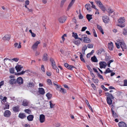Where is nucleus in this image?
I'll return each mask as SVG.
<instances>
[{"label": "nucleus", "instance_id": "f257e3e1", "mask_svg": "<svg viewBox=\"0 0 127 127\" xmlns=\"http://www.w3.org/2000/svg\"><path fill=\"white\" fill-rule=\"evenodd\" d=\"M113 60H111L109 61L107 63V64L104 61H100L99 62V67L101 69L104 68H105L106 66L108 65V66L110 67V64L114 62Z\"/></svg>", "mask_w": 127, "mask_h": 127}, {"label": "nucleus", "instance_id": "680f3d73", "mask_svg": "<svg viewBox=\"0 0 127 127\" xmlns=\"http://www.w3.org/2000/svg\"><path fill=\"white\" fill-rule=\"evenodd\" d=\"M88 47L89 48H93V46L92 44H88L87 45Z\"/></svg>", "mask_w": 127, "mask_h": 127}, {"label": "nucleus", "instance_id": "79ce46f5", "mask_svg": "<svg viewBox=\"0 0 127 127\" xmlns=\"http://www.w3.org/2000/svg\"><path fill=\"white\" fill-rule=\"evenodd\" d=\"M47 82L48 85H52V81L50 79H48L47 80Z\"/></svg>", "mask_w": 127, "mask_h": 127}, {"label": "nucleus", "instance_id": "ea45409f", "mask_svg": "<svg viewBox=\"0 0 127 127\" xmlns=\"http://www.w3.org/2000/svg\"><path fill=\"white\" fill-rule=\"evenodd\" d=\"M7 99V98L6 97H4L3 99L1 100L2 103L3 104L6 101Z\"/></svg>", "mask_w": 127, "mask_h": 127}, {"label": "nucleus", "instance_id": "9d476101", "mask_svg": "<svg viewBox=\"0 0 127 127\" xmlns=\"http://www.w3.org/2000/svg\"><path fill=\"white\" fill-rule=\"evenodd\" d=\"M10 38V34H6L3 37L2 39L4 41H8Z\"/></svg>", "mask_w": 127, "mask_h": 127}, {"label": "nucleus", "instance_id": "338daca9", "mask_svg": "<svg viewBox=\"0 0 127 127\" xmlns=\"http://www.w3.org/2000/svg\"><path fill=\"white\" fill-rule=\"evenodd\" d=\"M66 0H62L61 3V6H63Z\"/></svg>", "mask_w": 127, "mask_h": 127}, {"label": "nucleus", "instance_id": "49530a36", "mask_svg": "<svg viewBox=\"0 0 127 127\" xmlns=\"http://www.w3.org/2000/svg\"><path fill=\"white\" fill-rule=\"evenodd\" d=\"M79 35L81 36V38L82 39H84L86 37H87V35L86 34H79Z\"/></svg>", "mask_w": 127, "mask_h": 127}, {"label": "nucleus", "instance_id": "2eb2a0df", "mask_svg": "<svg viewBox=\"0 0 127 127\" xmlns=\"http://www.w3.org/2000/svg\"><path fill=\"white\" fill-rule=\"evenodd\" d=\"M48 55L47 53H45L43 55L42 60L43 61H47L48 60Z\"/></svg>", "mask_w": 127, "mask_h": 127}, {"label": "nucleus", "instance_id": "423d86ee", "mask_svg": "<svg viewBox=\"0 0 127 127\" xmlns=\"http://www.w3.org/2000/svg\"><path fill=\"white\" fill-rule=\"evenodd\" d=\"M66 17L64 16L61 17L58 19L59 22L62 23H63L66 20Z\"/></svg>", "mask_w": 127, "mask_h": 127}, {"label": "nucleus", "instance_id": "6e6552de", "mask_svg": "<svg viewBox=\"0 0 127 127\" xmlns=\"http://www.w3.org/2000/svg\"><path fill=\"white\" fill-rule=\"evenodd\" d=\"M11 114V112L10 111L7 110L5 111L4 113V116L5 117H9L10 116Z\"/></svg>", "mask_w": 127, "mask_h": 127}, {"label": "nucleus", "instance_id": "2f4dec72", "mask_svg": "<svg viewBox=\"0 0 127 127\" xmlns=\"http://www.w3.org/2000/svg\"><path fill=\"white\" fill-rule=\"evenodd\" d=\"M74 2L72 1H71L69 3V4L67 8V10H69V9L73 5V4L74 3Z\"/></svg>", "mask_w": 127, "mask_h": 127}, {"label": "nucleus", "instance_id": "6ab92c4d", "mask_svg": "<svg viewBox=\"0 0 127 127\" xmlns=\"http://www.w3.org/2000/svg\"><path fill=\"white\" fill-rule=\"evenodd\" d=\"M90 4L89 3L86 4L85 5V8L89 11H90L91 10V9L90 7Z\"/></svg>", "mask_w": 127, "mask_h": 127}, {"label": "nucleus", "instance_id": "69168bd1", "mask_svg": "<svg viewBox=\"0 0 127 127\" xmlns=\"http://www.w3.org/2000/svg\"><path fill=\"white\" fill-rule=\"evenodd\" d=\"M50 61L51 63L55 62L54 59L52 58H50Z\"/></svg>", "mask_w": 127, "mask_h": 127}, {"label": "nucleus", "instance_id": "c756f323", "mask_svg": "<svg viewBox=\"0 0 127 127\" xmlns=\"http://www.w3.org/2000/svg\"><path fill=\"white\" fill-rule=\"evenodd\" d=\"M46 96L47 97L48 99H50L52 97V95L50 93H48L46 94Z\"/></svg>", "mask_w": 127, "mask_h": 127}, {"label": "nucleus", "instance_id": "bf43d9fd", "mask_svg": "<svg viewBox=\"0 0 127 127\" xmlns=\"http://www.w3.org/2000/svg\"><path fill=\"white\" fill-rule=\"evenodd\" d=\"M118 43L116 42L115 43V44L117 48L118 49H119L120 47V45L119 44V43L118 42Z\"/></svg>", "mask_w": 127, "mask_h": 127}, {"label": "nucleus", "instance_id": "a18cd8bd", "mask_svg": "<svg viewBox=\"0 0 127 127\" xmlns=\"http://www.w3.org/2000/svg\"><path fill=\"white\" fill-rule=\"evenodd\" d=\"M79 18L80 19H82L83 18V16L81 15V10L79 9Z\"/></svg>", "mask_w": 127, "mask_h": 127}, {"label": "nucleus", "instance_id": "f704fd0d", "mask_svg": "<svg viewBox=\"0 0 127 127\" xmlns=\"http://www.w3.org/2000/svg\"><path fill=\"white\" fill-rule=\"evenodd\" d=\"M123 34L124 35H127V29L124 28L123 31Z\"/></svg>", "mask_w": 127, "mask_h": 127}, {"label": "nucleus", "instance_id": "e2e57ef3", "mask_svg": "<svg viewBox=\"0 0 127 127\" xmlns=\"http://www.w3.org/2000/svg\"><path fill=\"white\" fill-rule=\"evenodd\" d=\"M12 60H13L15 62H17L19 60V59L18 58H14L11 59Z\"/></svg>", "mask_w": 127, "mask_h": 127}, {"label": "nucleus", "instance_id": "393cba45", "mask_svg": "<svg viewBox=\"0 0 127 127\" xmlns=\"http://www.w3.org/2000/svg\"><path fill=\"white\" fill-rule=\"evenodd\" d=\"M97 28L100 31L102 34H104L103 31L101 26L98 25H97Z\"/></svg>", "mask_w": 127, "mask_h": 127}, {"label": "nucleus", "instance_id": "4be33fe9", "mask_svg": "<svg viewBox=\"0 0 127 127\" xmlns=\"http://www.w3.org/2000/svg\"><path fill=\"white\" fill-rule=\"evenodd\" d=\"M34 118V116L33 115H30L28 116L27 117L28 120L29 121H32Z\"/></svg>", "mask_w": 127, "mask_h": 127}, {"label": "nucleus", "instance_id": "09e8293b", "mask_svg": "<svg viewBox=\"0 0 127 127\" xmlns=\"http://www.w3.org/2000/svg\"><path fill=\"white\" fill-rule=\"evenodd\" d=\"M34 86V84L32 82H30L28 84L29 87H32Z\"/></svg>", "mask_w": 127, "mask_h": 127}, {"label": "nucleus", "instance_id": "0e129e2a", "mask_svg": "<svg viewBox=\"0 0 127 127\" xmlns=\"http://www.w3.org/2000/svg\"><path fill=\"white\" fill-rule=\"evenodd\" d=\"M113 11H114L113 10H112L110 8H109L108 10V12L109 13H112L113 12Z\"/></svg>", "mask_w": 127, "mask_h": 127}, {"label": "nucleus", "instance_id": "864d4df0", "mask_svg": "<svg viewBox=\"0 0 127 127\" xmlns=\"http://www.w3.org/2000/svg\"><path fill=\"white\" fill-rule=\"evenodd\" d=\"M92 31L94 33V36L95 37H97V35L96 33V32L95 30L94 29H93L92 30Z\"/></svg>", "mask_w": 127, "mask_h": 127}, {"label": "nucleus", "instance_id": "6e6d98bb", "mask_svg": "<svg viewBox=\"0 0 127 127\" xmlns=\"http://www.w3.org/2000/svg\"><path fill=\"white\" fill-rule=\"evenodd\" d=\"M9 71L11 73H14V68H11L10 69Z\"/></svg>", "mask_w": 127, "mask_h": 127}, {"label": "nucleus", "instance_id": "f8f14e48", "mask_svg": "<svg viewBox=\"0 0 127 127\" xmlns=\"http://www.w3.org/2000/svg\"><path fill=\"white\" fill-rule=\"evenodd\" d=\"M9 83L11 85L16 84L17 83L16 79L15 78H12L9 81Z\"/></svg>", "mask_w": 127, "mask_h": 127}, {"label": "nucleus", "instance_id": "f03ea898", "mask_svg": "<svg viewBox=\"0 0 127 127\" xmlns=\"http://www.w3.org/2000/svg\"><path fill=\"white\" fill-rule=\"evenodd\" d=\"M105 95L107 96L106 101L107 104L109 105H110L112 104V99H114V97L112 95L109 93L108 92L106 93H105Z\"/></svg>", "mask_w": 127, "mask_h": 127}, {"label": "nucleus", "instance_id": "de8ad7c7", "mask_svg": "<svg viewBox=\"0 0 127 127\" xmlns=\"http://www.w3.org/2000/svg\"><path fill=\"white\" fill-rule=\"evenodd\" d=\"M92 80V81L94 82L95 83H98V82L99 80L98 79H95L94 78H93Z\"/></svg>", "mask_w": 127, "mask_h": 127}, {"label": "nucleus", "instance_id": "3c124183", "mask_svg": "<svg viewBox=\"0 0 127 127\" xmlns=\"http://www.w3.org/2000/svg\"><path fill=\"white\" fill-rule=\"evenodd\" d=\"M9 105L8 104H6L5 105V107L3 108L4 110H5L6 109H9Z\"/></svg>", "mask_w": 127, "mask_h": 127}, {"label": "nucleus", "instance_id": "e433bc0d", "mask_svg": "<svg viewBox=\"0 0 127 127\" xmlns=\"http://www.w3.org/2000/svg\"><path fill=\"white\" fill-rule=\"evenodd\" d=\"M73 68H75L74 66L72 65H69L67 68L69 70H73Z\"/></svg>", "mask_w": 127, "mask_h": 127}, {"label": "nucleus", "instance_id": "1a4fd4ad", "mask_svg": "<svg viewBox=\"0 0 127 127\" xmlns=\"http://www.w3.org/2000/svg\"><path fill=\"white\" fill-rule=\"evenodd\" d=\"M17 83L20 85H21L23 83V80L22 78L19 77H18L16 80Z\"/></svg>", "mask_w": 127, "mask_h": 127}, {"label": "nucleus", "instance_id": "774afa93", "mask_svg": "<svg viewBox=\"0 0 127 127\" xmlns=\"http://www.w3.org/2000/svg\"><path fill=\"white\" fill-rule=\"evenodd\" d=\"M87 49V46L86 45H85L83 47H82V49L85 51Z\"/></svg>", "mask_w": 127, "mask_h": 127}, {"label": "nucleus", "instance_id": "603ef678", "mask_svg": "<svg viewBox=\"0 0 127 127\" xmlns=\"http://www.w3.org/2000/svg\"><path fill=\"white\" fill-rule=\"evenodd\" d=\"M51 64L52 66V67L53 68H56V63L55 62H54L53 63H52Z\"/></svg>", "mask_w": 127, "mask_h": 127}, {"label": "nucleus", "instance_id": "a878e982", "mask_svg": "<svg viewBox=\"0 0 127 127\" xmlns=\"http://www.w3.org/2000/svg\"><path fill=\"white\" fill-rule=\"evenodd\" d=\"M92 15L89 14H87L86 15V17L89 21H90L92 19Z\"/></svg>", "mask_w": 127, "mask_h": 127}, {"label": "nucleus", "instance_id": "0eeeda50", "mask_svg": "<svg viewBox=\"0 0 127 127\" xmlns=\"http://www.w3.org/2000/svg\"><path fill=\"white\" fill-rule=\"evenodd\" d=\"M45 120V117L44 115L43 114H41L39 116V121L40 123H42L44 122Z\"/></svg>", "mask_w": 127, "mask_h": 127}, {"label": "nucleus", "instance_id": "4c0bfd02", "mask_svg": "<svg viewBox=\"0 0 127 127\" xmlns=\"http://www.w3.org/2000/svg\"><path fill=\"white\" fill-rule=\"evenodd\" d=\"M28 103L26 101L24 100L22 103V105L24 106H27L28 105Z\"/></svg>", "mask_w": 127, "mask_h": 127}, {"label": "nucleus", "instance_id": "13d9d810", "mask_svg": "<svg viewBox=\"0 0 127 127\" xmlns=\"http://www.w3.org/2000/svg\"><path fill=\"white\" fill-rule=\"evenodd\" d=\"M124 84L123 86H127V80L126 79L124 80Z\"/></svg>", "mask_w": 127, "mask_h": 127}, {"label": "nucleus", "instance_id": "5701e85b", "mask_svg": "<svg viewBox=\"0 0 127 127\" xmlns=\"http://www.w3.org/2000/svg\"><path fill=\"white\" fill-rule=\"evenodd\" d=\"M21 43L20 42H19V44L18 43H15L14 44V47L16 48L17 47L18 49L20 48L21 47Z\"/></svg>", "mask_w": 127, "mask_h": 127}, {"label": "nucleus", "instance_id": "bb28decb", "mask_svg": "<svg viewBox=\"0 0 127 127\" xmlns=\"http://www.w3.org/2000/svg\"><path fill=\"white\" fill-rule=\"evenodd\" d=\"M95 1L99 7L103 5L100 0H95Z\"/></svg>", "mask_w": 127, "mask_h": 127}, {"label": "nucleus", "instance_id": "4d7b16f0", "mask_svg": "<svg viewBox=\"0 0 127 127\" xmlns=\"http://www.w3.org/2000/svg\"><path fill=\"white\" fill-rule=\"evenodd\" d=\"M41 69L42 71L43 72H45V68L44 67V66L43 65H41Z\"/></svg>", "mask_w": 127, "mask_h": 127}, {"label": "nucleus", "instance_id": "72a5a7b5", "mask_svg": "<svg viewBox=\"0 0 127 127\" xmlns=\"http://www.w3.org/2000/svg\"><path fill=\"white\" fill-rule=\"evenodd\" d=\"M80 59L81 61H82V62H83L84 63L85 62V60L84 59L83 57V55L82 54V53L81 52L80 53Z\"/></svg>", "mask_w": 127, "mask_h": 127}, {"label": "nucleus", "instance_id": "20e7f679", "mask_svg": "<svg viewBox=\"0 0 127 127\" xmlns=\"http://www.w3.org/2000/svg\"><path fill=\"white\" fill-rule=\"evenodd\" d=\"M102 19L103 22L105 23H108L110 21V20L109 17L106 16H103L102 17Z\"/></svg>", "mask_w": 127, "mask_h": 127}, {"label": "nucleus", "instance_id": "b1692460", "mask_svg": "<svg viewBox=\"0 0 127 127\" xmlns=\"http://www.w3.org/2000/svg\"><path fill=\"white\" fill-rule=\"evenodd\" d=\"M91 60L92 61L94 62H96L98 61L97 59L95 56L91 57Z\"/></svg>", "mask_w": 127, "mask_h": 127}, {"label": "nucleus", "instance_id": "4468645a", "mask_svg": "<svg viewBox=\"0 0 127 127\" xmlns=\"http://www.w3.org/2000/svg\"><path fill=\"white\" fill-rule=\"evenodd\" d=\"M12 109L13 111L15 112H19L20 110L19 107L18 106L13 107Z\"/></svg>", "mask_w": 127, "mask_h": 127}, {"label": "nucleus", "instance_id": "dca6fc26", "mask_svg": "<svg viewBox=\"0 0 127 127\" xmlns=\"http://www.w3.org/2000/svg\"><path fill=\"white\" fill-rule=\"evenodd\" d=\"M108 48L110 50H112L113 49V46L112 42H111L110 43H108Z\"/></svg>", "mask_w": 127, "mask_h": 127}, {"label": "nucleus", "instance_id": "39448f33", "mask_svg": "<svg viewBox=\"0 0 127 127\" xmlns=\"http://www.w3.org/2000/svg\"><path fill=\"white\" fill-rule=\"evenodd\" d=\"M40 41H37L33 45L32 47V48L33 50H36L38 47V45L40 43Z\"/></svg>", "mask_w": 127, "mask_h": 127}, {"label": "nucleus", "instance_id": "a211bd4d", "mask_svg": "<svg viewBox=\"0 0 127 127\" xmlns=\"http://www.w3.org/2000/svg\"><path fill=\"white\" fill-rule=\"evenodd\" d=\"M23 68V67L22 66L18 65L15 67L16 69L18 72L20 71Z\"/></svg>", "mask_w": 127, "mask_h": 127}, {"label": "nucleus", "instance_id": "f3484780", "mask_svg": "<svg viewBox=\"0 0 127 127\" xmlns=\"http://www.w3.org/2000/svg\"><path fill=\"white\" fill-rule=\"evenodd\" d=\"M105 52L103 48H100L96 51V53L98 55H100L102 53Z\"/></svg>", "mask_w": 127, "mask_h": 127}, {"label": "nucleus", "instance_id": "473e14b6", "mask_svg": "<svg viewBox=\"0 0 127 127\" xmlns=\"http://www.w3.org/2000/svg\"><path fill=\"white\" fill-rule=\"evenodd\" d=\"M112 116L114 118H118V115L114 111L112 112Z\"/></svg>", "mask_w": 127, "mask_h": 127}, {"label": "nucleus", "instance_id": "7c9ffc66", "mask_svg": "<svg viewBox=\"0 0 127 127\" xmlns=\"http://www.w3.org/2000/svg\"><path fill=\"white\" fill-rule=\"evenodd\" d=\"M72 36L74 37L75 39H77L78 38L77 34L76 33L73 32L72 33Z\"/></svg>", "mask_w": 127, "mask_h": 127}, {"label": "nucleus", "instance_id": "c85d7f7f", "mask_svg": "<svg viewBox=\"0 0 127 127\" xmlns=\"http://www.w3.org/2000/svg\"><path fill=\"white\" fill-rule=\"evenodd\" d=\"M73 43L74 44L78 46L80 44V41L79 40H75L73 42Z\"/></svg>", "mask_w": 127, "mask_h": 127}, {"label": "nucleus", "instance_id": "aec40b11", "mask_svg": "<svg viewBox=\"0 0 127 127\" xmlns=\"http://www.w3.org/2000/svg\"><path fill=\"white\" fill-rule=\"evenodd\" d=\"M19 117L22 119H23L26 118V116L24 113H20L19 115Z\"/></svg>", "mask_w": 127, "mask_h": 127}, {"label": "nucleus", "instance_id": "ddd939ff", "mask_svg": "<svg viewBox=\"0 0 127 127\" xmlns=\"http://www.w3.org/2000/svg\"><path fill=\"white\" fill-rule=\"evenodd\" d=\"M38 93L41 95H44L45 94V91L44 89L42 88H40L38 89Z\"/></svg>", "mask_w": 127, "mask_h": 127}, {"label": "nucleus", "instance_id": "58836bf2", "mask_svg": "<svg viewBox=\"0 0 127 127\" xmlns=\"http://www.w3.org/2000/svg\"><path fill=\"white\" fill-rule=\"evenodd\" d=\"M24 111L29 114H30L31 113V111L29 109H25L24 110Z\"/></svg>", "mask_w": 127, "mask_h": 127}, {"label": "nucleus", "instance_id": "c9c22d12", "mask_svg": "<svg viewBox=\"0 0 127 127\" xmlns=\"http://www.w3.org/2000/svg\"><path fill=\"white\" fill-rule=\"evenodd\" d=\"M112 72V70H110L109 68H108L104 73V74H106L108 73L111 72Z\"/></svg>", "mask_w": 127, "mask_h": 127}, {"label": "nucleus", "instance_id": "9b49d317", "mask_svg": "<svg viewBox=\"0 0 127 127\" xmlns=\"http://www.w3.org/2000/svg\"><path fill=\"white\" fill-rule=\"evenodd\" d=\"M118 125L119 127H127V124L125 122L123 121L119 122Z\"/></svg>", "mask_w": 127, "mask_h": 127}, {"label": "nucleus", "instance_id": "412c9836", "mask_svg": "<svg viewBox=\"0 0 127 127\" xmlns=\"http://www.w3.org/2000/svg\"><path fill=\"white\" fill-rule=\"evenodd\" d=\"M125 19L123 17H121L119 18L118 20V22L120 23H123L125 22Z\"/></svg>", "mask_w": 127, "mask_h": 127}, {"label": "nucleus", "instance_id": "c03bdc74", "mask_svg": "<svg viewBox=\"0 0 127 127\" xmlns=\"http://www.w3.org/2000/svg\"><path fill=\"white\" fill-rule=\"evenodd\" d=\"M97 75L99 78L102 79L103 80H104V79L103 77V76L100 75L99 73H97Z\"/></svg>", "mask_w": 127, "mask_h": 127}, {"label": "nucleus", "instance_id": "37998d69", "mask_svg": "<svg viewBox=\"0 0 127 127\" xmlns=\"http://www.w3.org/2000/svg\"><path fill=\"white\" fill-rule=\"evenodd\" d=\"M50 106L51 108H53L54 106H55V104H53L52 103V101H49Z\"/></svg>", "mask_w": 127, "mask_h": 127}, {"label": "nucleus", "instance_id": "cd10ccee", "mask_svg": "<svg viewBox=\"0 0 127 127\" xmlns=\"http://www.w3.org/2000/svg\"><path fill=\"white\" fill-rule=\"evenodd\" d=\"M83 40L84 42L86 43H89L91 42L90 39L87 37H86Z\"/></svg>", "mask_w": 127, "mask_h": 127}, {"label": "nucleus", "instance_id": "5fc2aeb1", "mask_svg": "<svg viewBox=\"0 0 127 127\" xmlns=\"http://www.w3.org/2000/svg\"><path fill=\"white\" fill-rule=\"evenodd\" d=\"M101 87L102 89L105 91H107L108 90V89L105 88L104 86L103 85L101 86Z\"/></svg>", "mask_w": 127, "mask_h": 127}, {"label": "nucleus", "instance_id": "a19ab883", "mask_svg": "<svg viewBox=\"0 0 127 127\" xmlns=\"http://www.w3.org/2000/svg\"><path fill=\"white\" fill-rule=\"evenodd\" d=\"M100 7V8L103 11H105V10H106V9H105V7H104V6H103V5H101V6H100V7Z\"/></svg>", "mask_w": 127, "mask_h": 127}, {"label": "nucleus", "instance_id": "7ed1b4c3", "mask_svg": "<svg viewBox=\"0 0 127 127\" xmlns=\"http://www.w3.org/2000/svg\"><path fill=\"white\" fill-rule=\"evenodd\" d=\"M117 42L119 43V44L121 48H124L125 49L127 48V46L125 43L123 39H118Z\"/></svg>", "mask_w": 127, "mask_h": 127}, {"label": "nucleus", "instance_id": "052dcab7", "mask_svg": "<svg viewBox=\"0 0 127 127\" xmlns=\"http://www.w3.org/2000/svg\"><path fill=\"white\" fill-rule=\"evenodd\" d=\"M117 26L120 27L121 28H123L125 26V25L124 24L121 25L120 24H117Z\"/></svg>", "mask_w": 127, "mask_h": 127}, {"label": "nucleus", "instance_id": "8fccbe9b", "mask_svg": "<svg viewBox=\"0 0 127 127\" xmlns=\"http://www.w3.org/2000/svg\"><path fill=\"white\" fill-rule=\"evenodd\" d=\"M60 92L62 93H63L64 94L66 92V91L64 89L62 88L61 89Z\"/></svg>", "mask_w": 127, "mask_h": 127}]
</instances>
